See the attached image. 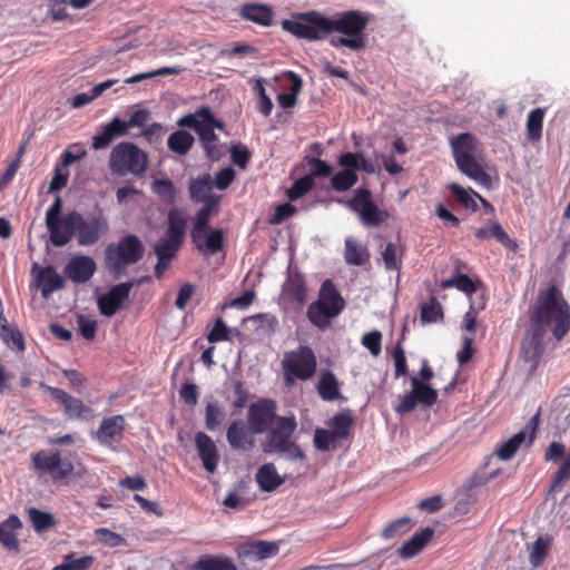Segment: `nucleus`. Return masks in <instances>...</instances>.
I'll return each instance as SVG.
<instances>
[{
	"mask_svg": "<svg viewBox=\"0 0 570 570\" xmlns=\"http://www.w3.org/2000/svg\"><path fill=\"white\" fill-rule=\"evenodd\" d=\"M570 331V305L556 285L541 289L529 311V322L521 342V357L535 367L544 353V338L550 332L560 342Z\"/></svg>",
	"mask_w": 570,
	"mask_h": 570,
	"instance_id": "obj_1",
	"label": "nucleus"
},
{
	"mask_svg": "<svg viewBox=\"0 0 570 570\" xmlns=\"http://www.w3.org/2000/svg\"><path fill=\"white\" fill-rule=\"evenodd\" d=\"M368 16L356 10H351L328 18L317 11L297 13L292 19L282 21L283 30L298 39L318 41L327 38L333 32L343 36H333L330 45L334 48L345 47L353 51H360L365 47V29Z\"/></svg>",
	"mask_w": 570,
	"mask_h": 570,
	"instance_id": "obj_2",
	"label": "nucleus"
},
{
	"mask_svg": "<svg viewBox=\"0 0 570 570\" xmlns=\"http://www.w3.org/2000/svg\"><path fill=\"white\" fill-rule=\"evenodd\" d=\"M62 223L65 229L56 244L57 247L67 245L72 237H76L79 246H92L109 232L108 217L100 207H96L86 216L77 210L68 212L62 216Z\"/></svg>",
	"mask_w": 570,
	"mask_h": 570,
	"instance_id": "obj_3",
	"label": "nucleus"
},
{
	"mask_svg": "<svg viewBox=\"0 0 570 570\" xmlns=\"http://www.w3.org/2000/svg\"><path fill=\"white\" fill-rule=\"evenodd\" d=\"M450 144L453 158L460 171L478 184L489 187L491 185V177L475 159L479 153V141L476 138L469 132H462L454 136Z\"/></svg>",
	"mask_w": 570,
	"mask_h": 570,
	"instance_id": "obj_4",
	"label": "nucleus"
},
{
	"mask_svg": "<svg viewBox=\"0 0 570 570\" xmlns=\"http://www.w3.org/2000/svg\"><path fill=\"white\" fill-rule=\"evenodd\" d=\"M145 245L135 234H126L118 242L110 243L105 249V263L108 271L116 277L121 276L128 266L142 259Z\"/></svg>",
	"mask_w": 570,
	"mask_h": 570,
	"instance_id": "obj_5",
	"label": "nucleus"
},
{
	"mask_svg": "<svg viewBox=\"0 0 570 570\" xmlns=\"http://www.w3.org/2000/svg\"><path fill=\"white\" fill-rule=\"evenodd\" d=\"M345 307V301L332 279H325L318 292V297L306 312L308 321L320 330L330 325L332 318L338 316Z\"/></svg>",
	"mask_w": 570,
	"mask_h": 570,
	"instance_id": "obj_6",
	"label": "nucleus"
},
{
	"mask_svg": "<svg viewBox=\"0 0 570 570\" xmlns=\"http://www.w3.org/2000/svg\"><path fill=\"white\" fill-rule=\"evenodd\" d=\"M109 168L119 176L128 174L140 176L148 168V157L135 144L122 141L111 149Z\"/></svg>",
	"mask_w": 570,
	"mask_h": 570,
	"instance_id": "obj_7",
	"label": "nucleus"
},
{
	"mask_svg": "<svg viewBox=\"0 0 570 570\" xmlns=\"http://www.w3.org/2000/svg\"><path fill=\"white\" fill-rule=\"evenodd\" d=\"M286 381L309 380L316 372L317 361L314 351L307 345L286 352L282 361Z\"/></svg>",
	"mask_w": 570,
	"mask_h": 570,
	"instance_id": "obj_8",
	"label": "nucleus"
},
{
	"mask_svg": "<svg viewBox=\"0 0 570 570\" xmlns=\"http://www.w3.org/2000/svg\"><path fill=\"white\" fill-rule=\"evenodd\" d=\"M32 468L39 474H49L52 481H61L73 472V463L62 458L58 450H40L31 455Z\"/></svg>",
	"mask_w": 570,
	"mask_h": 570,
	"instance_id": "obj_9",
	"label": "nucleus"
},
{
	"mask_svg": "<svg viewBox=\"0 0 570 570\" xmlns=\"http://www.w3.org/2000/svg\"><path fill=\"white\" fill-rule=\"evenodd\" d=\"M347 206L360 215L364 226L375 227L382 224L387 217L385 210L380 209L372 200L371 191L367 188H357Z\"/></svg>",
	"mask_w": 570,
	"mask_h": 570,
	"instance_id": "obj_10",
	"label": "nucleus"
},
{
	"mask_svg": "<svg viewBox=\"0 0 570 570\" xmlns=\"http://www.w3.org/2000/svg\"><path fill=\"white\" fill-rule=\"evenodd\" d=\"M39 386L43 391L48 392L53 401L62 406L67 419L90 421L95 417L94 410L89 405L85 404L80 399L70 395L61 389L50 386L45 382H41Z\"/></svg>",
	"mask_w": 570,
	"mask_h": 570,
	"instance_id": "obj_11",
	"label": "nucleus"
},
{
	"mask_svg": "<svg viewBox=\"0 0 570 570\" xmlns=\"http://www.w3.org/2000/svg\"><path fill=\"white\" fill-rule=\"evenodd\" d=\"M198 115L204 119V124L197 128L200 144L205 150L206 157L210 160H217L220 157L218 148V136L215 134V128L223 129L224 124L216 119L212 110L207 106L198 108Z\"/></svg>",
	"mask_w": 570,
	"mask_h": 570,
	"instance_id": "obj_12",
	"label": "nucleus"
},
{
	"mask_svg": "<svg viewBox=\"0 0 570 570\" xmlns=\"http://www.w3.org/2000/svg\"><path fill=\"white\" fill-rule=\"evenodd\" d=\"M276 410L277 404L271 399H261L252 403L247 412V422L252 432L256 434L267 432L279 416L276 414Z\"/></svg>",
	"mask_w": 570,
	"mask_h": 570,
	"instance_id": "obj_13",
	"label": "nucleus"
},
{
	"mask_svg": "<svg viewBox=\"0 0 570 570\" xmlns=\"http://www.w3.org/2000/svg\"><path fill=\"white\" fill-rule=\"evenodd\" d=\"M134 282H124L112 286L98 301V308L101 315L111 317L117 313L122 303L128 299Z\"/></svg>",
	"mask_w": 570,
	"mask_h": 570,
	"instance_id": "obj_14",
	"label": "nucleus"
},
{
	"mask_svg": "<svg viewBox=\"0 0 570 570\" xmlns=\"http://www.w3.org/2000/svg\"><path fill=\"white\" fill-rule=\"evenodd\" d=\"M539 426V413L534 414L529 422L525 424L524 429L509 440L503 442L497 449V455L503 460L508 461L514 456L521 444L524 442L527 435H529V444L533 442L535 439V433Z\"/></svg>",
	"mask_w": 570,
	"mask_h": 570,
	"instance_id": "obj_15",
	"label": "nucleus"
},
{
	"mask_svg": "<svg viewBox=\"0 0 570 570\" xmlns=\"http://www.w3.org/2000/svg\"><path fill=\"white\" fill-rule=\"evenodd\" d=\"M297 422L294 415L278 416V419L267 430L266 452H272L289 441L296 431Z\"/></svg>",
	"mask_w": 570,
	"mask_h": 570,
	"instance_id": "obj_16",
	"label": "nucleus"
},
{
	"mask_svg": "<svg viewBox=\"0 0 570 570\" xmlns=\"http://www.w3.org/2000/svg\"><path fill=\"white\" fill-rule=\"evenodd\" d=\"M278 551L277 542L256 540L239 546L237 557L243 563L256 562L273 558Z\"/></svg>",
	"mask_w": 570,
	"mask_h": 570,
	"instance_id": "obj_17",
	"label": "nucleus"
},
{
	"mask_svg": "<svg viewBox=\"0 0 570 570\" xmlns=\"http://www.w3.org/2000/svg\"><path fill=\"white\" fill-rule=\"evenodd\" d=\"M125 429L126 420L124 415L118 414L104 417L95 438L101 445L112 448L115 443H119L122 440Z\"/></svg>",
	"mask_w": 570,
	"mask_h": 570,
	"instance_id": "obj_18",
	"label": "nucleus"
},
{
	"mask_svg": "<svg viewBox=\"0 0 570 570\" xmlns=\"http://www.w3.org/2000/svg\"><path fill=\"white\" fill-rule=\"evenodd\" d=\"M194 246L205 256L214 255L224 247V230L222 228H203L197 235L190 230Z\"/></svg>",
	"mask_w": 570,
	"mask_h": 570,
	"instance_id": "obj_19",
	"label": "nucleus"
},
{
	"mask_svg": "<svg viewBox=\"0 0 570 570\" xmlns=\"http://www.w3.org/2000/svg\"><path fill=\"white\" fill-rule=\"evenodd\" d=\"M254 434L248 422L238 419L228 425L226 439L233 450L250 451L255 445Z\"/></svg>",
	"mask_w": 570,
	"mask_h": 570,
	"instance_id": "obj_20",
	"label": "nucleus"
},
{
	"mask_svg": "<svg viewBox=\"0 0 570 570\" xmlns=\"http://www.w3.org/2000/svg\"><path fill=\"white\" fill-rule=\"evenodd\" d=\"M97 266L94 258L86 255H79L71 258L66 267V276L76 284L88 282L96 273Z\"/></svg>",
	"mask_w": 570,
	"mask_h": 570,
	"instance_id": "obj_21",
	"label": "nucleus"
},
{
	"mask_svg": "<svg viewBox=\"0 0 570 570\" xmlns=\"http://www.w3.org/2000/svg\"><path fill=\"white\" fill-rule=\"evenodd\" d=\"M195 445L204 469L214 473L219 463V453L213 439L205 432L199 431L195 434Z\"/></svg>",
	"mask_w": 570,
	"mask_h": 570,
	"instance_id": "obj_22",
	"label": "nucleus"
},
{
	"mask_svg": "<svg viewBox=\"0 0 570 570\" xmlns=\"http://www.w3.org/2000/svg\"><path fill=\"white\" fill-rule=\"evenodd\" d=\"M283 296L289 303L302 307L307 301V286L305 277L299 272L289 273L283 284Z\"/></svg>",
	"mask_w": 570,
	"mask_h": 570,
	"instance_id": "obj_23",
	"label": "nucleus"
},
{
	"mask_svg": "<svg viewBox=\"0 0 570 570\" xmlns=\"http://www.w3.org/2000/svg\"><path fill=\"white\" fill-rule=\"evenodd\" d=\"M239 16L258 26L269 27L273 23L274 10L269 4L247 2L242 4Z\"/></svg>",
	"mask_w": 570,
	"mask_h": 570,
	"instance_id": "obj_24",
	"label": "nucleus"
},
{
	"mask_svg": "<svg viewBox=\"0 0 570 570\" xmlns=\"http://www.w3.org/2000/svg\"><path fill=\"white\" fill-rule=\"evenodd\" d=\"M434 530L430 527L415 532L402 547L399 548V556L403 559H410L417 553L432 540Z\"/></svg>",
	"mask_w": 570,
	"mask_h": 570,
	"instance_id": "obj_25",
	"label": "nucleus"
},
{
	"mask_svg": "<svg viewBox=\"0 0 570 570\" xmlns=\"http://www.w3.org/2000/svg\"><path fill=\"white\" fill-rule=\"evenodd\" d=\"M125 135H127L125 121L116 117L105 125L99 134L94 136L92 148L96 150L104 149L108 147L115 138Z\"/></svg>",
	"mask_w": 570,
	"mask_h": 570,
	"instance_id": "obj_26",
	"label": "nucleus"
},
{
	"mask_svg": "<svg viewBox=\"0 0 570 570\" xmlns=\"http://www.w3.org/2000/svg\"><path fill=\"white\" fill-rule=\"evenodd\" d=\"M474 235L480 240L494 238L509 250L514 252L518 248V243L507 234L498 222H491L488 227L478 228Z\"/></svg>",
	"mask_w": 570,
	"mask_h": 570,
	"instance_id": "obj_27",
	"label": "nucleus"
},
{
	"mask_svg": "<svg viewBox=\"0 0 570 570\" xmlns=\"http://www.w3.org/2000/svg\"><path fill=\"white\" fill-rule=\"evenodd\" d=\"M370 250L366 245L353 237H347L344 244V259L347 265L363 266L370 263Z\"/></svg>",
	"mask_w": 570,
	"mask_h": 570,
	"instance_id": "obj_28",
	"label": "nucleus"
},
{
	"mask_svg": "<svg viewBox=\"0 0 570 570\" xmlns=\"http://www.w3.org/2000/svg\"><path fill=\"white\" fill-rule=\"evenodd\" d=\"M37 283L45 298L49 297L55 291L61 289L65 285L63 278L51 265L40 268Z\"/></svg>",
	"mask_w": 570,
	"mask_h": 570,
	"instance_id": "obj_29",
	"label": "nucleus"
},
{
	"mask_svg": "<svg viewBox=\"0 0 570 570\" xmlns=\"http://www.w3.org/2000/svg\"><path fill=\"white\" fill-rule=\"evenodd\" d=\"M61 210L62 199L58 196L46 213V225L50 234V240L55 246L65 229L62 217L60 216Z\"/></svg>",
	"mask_w": 570,
	"mask_h": 570,
	"instance_id": "obj_30",
	"label": "nucleus"
},
{
	"mask_svg": "<svg viewBox=\"0 0 570 570\" xmlns=\"http://www.w3.org/2000/svg\"><path fill=\"white\" fill-rule=\"evenodd\" d=\"M21 528L22 522L14 514L0 523V543L9 551H19L17 531Z\"/></svg>",
	"mask_w": 570,
	"mask_h": 570,
	"instance_id": "obj_31",
	"label": "nucleus"
},
{
	"mask_svg": "<svg viewBox=\"0 0 570 570\" xmlns=\"http://www.w3.org/2000/svg\"><path fill=\"white\" fill-rule=\"evenodd\" d=\"M187 217L177 209L171 208L167 216L166 238L184 243L186 237Z\"/></svg>",
	"mask_w": 570,
	"mask_h": 570,
	"instance_id": "obj_32",
	"label": "nucleus"
},
{
	"mask_svg": "<svg viewBox=\"0 0 570 570\" xmlns=\"http://www.w3.org/2000/svg\"><path fill=\"white\" fill-rule=\"evenodd\" d=\"M552 543V535L547 533L539 535L530 546H528L529 562L533 568H539L543 564Z\"/></svg>",
	"mask_w": 570,
	"mask_h": 570,
	"instance_id": "obj_33",
	"label": "nucleus"
},
{
	"mask_svg": "<svg viewBox=\"0 0 570 570\" xmlns=\"http://www.w3.org/2000/svg\"><path fill=\"white\" fill-rule=\"evenodd\" d=\"M189 570H237V567L229 557L204 554Z\"/></svg>",
	"mask_w": 570,
	"mask_h": 570,
	"instance_id": "obj_34",
	"label": "nucleus"
},
{
	"mask_svg": "<svg viewBox=\"0 0 570 570\" xmlns=\"http://www.w3.org/2000/svg\"><path fill=\"white\" fill-rule=\"evenodd\" d=\"M256 482L261 490L272 492L284 483L273 463L262 465L256 473Z\"/></svg>",
	"mask_w": 570,
	"mask_h": 570,
	"instance_id": "obj_35",
	"label": "nucleus"
},
{
	"mask_svg": "<svg viewBox=\"0 0 570 570\" xmlns=\"http://www.w3.org/2000/svg\"><path fill=\"white\" fill-rule=\"evenodd\" d=\"M353 423L354 419L350 412H341L331 417L326 424L332 435L338 440L348 438Z\"/></svg>",
	"mask_w": 570,
	"mask_h": 570,
	"instance_id": "obj_36",
	"label": "nucleus"
},
{
	"mask_svg": "<svg viewBox=\"0 0 570 570\" xmlns=\"http://www.w3.org/2000/svg\"><path fill=\"white\" fill-rule=\"evenodd\" d=\"M317 392L324 401H335L341 396L338 381L332 372L327 371L321 375Z\"/></svg>",
	"mask_w": 570,
	"mask_h": 570,
	"instance_id": "obj_37",
	"label": "nucleus"
},
{
	"mask_svg": "<svg viewBox=\"0 0 570 570\" xmlns=\"http://www.w3.org/2000/svg\"><path fill=\"white\" fill-rule=\"evenodd\" d=\"M218 197H210L207 202H203L204 206L196 213L191 230L197 235L203 228H208L212 215L217 210Z\"/></svg>",
	"mask_w": 570,
	"mask_h": 570,
	"instance_id": "obj_38",
	"label": "nucleus"
},
{
	"mask_svg": "<svg viewBox=\"0 0 570 570\" xmlns=\"http://www.w3.org/2000/svg\"><path fill=\"white\" fill-rule=\"evenodd\" d=\"M195 142L191 134L185 130L174 131L167 140V146L170 151L184 156L188 154Z\"/></svg>",
	"mask_w": 570,
	"mask_h": 570,
	"instance_id": "obj_39",
	"label": "nucleus"
},
{
	"mask_svg": "<svg viewBox=\"0 0 570 570\" xmlns=\"http://www.w3.org/2000/svg\"><path fill=\"white\" fill-rule=\"evenodd\" d=\"M546 110L543 108L532 109L527 117V137L530 141H539L542 137L543 119Z\"/></svg>",
	"mask_w": 570,
	"mask_h": 570,
	"instance_id": "obj_40",
	"label": "nucleus"
},
{
	"mask_svg": "<svg viewBox=\"0 0 570 570\" xmlns=\"http://www.w3.org/2000/svg\"><path fill=\"white\" fill-rule=\"evenodd\" d=\"M288 78L291 80V91L283 92L277 96V101L279 106L284 109H291L295 107L297 102V95L301 92L303 87L301 77L295 72L289 71Z\"/></svg>",
	"mask_w": 570,
	"mask_h": 570,
	"instance_id": "obj_41",
	"label": "nucleus"
},
{
	"mask_svg": "<svg viewBox=\"0 0 570 570\" xmlns=\"http://www.w3.org/2000/svg\"><path fill=\"white\" fill-rule=\"evenodd\" d=\"M412 392L417 403L432 406L438 401V392L417 377L411 379Z\"/></svg>",
	"mask_w": 570,
	"mask_h": 570,
	"instance_id": "obj_42",
	"label": "nucleus"
},
{
	"mask_svg": "<svg viewBox=\"0 0 570 570\" xmlns=\"http://www.w3.org/2000/svg\"><path fill=\"white\" fill-rule=\"evenodd\" d=\"M95 562L92 556L78 557L77 553H68L63 556L60 564L56 566L52 570H89Z\"/></svg>",
	"mask_w": 570,
	"mask_h": 570,
	"instance_id": "obj_43",
	"label": "nucleus"
},
{
	"mask_svg": "<svg viewBox=\"0 0 570 570\" xmlns=\"http://www.w3.org/2000/svg\"><path fill=\"white\" fill-rule=\"evenodd\" d=\"M226 417L225 410L218 402H208L205 406V426L208 431H216L220 428Z\"/></svg>",
	"mask_w": 570,
	"mask_h": 570,
	"instance_id": "obj_44",
	"label": "nucleus"
},
{
	"mask_svg": "<svg viewBox=\"0 0 570 570\" xmlns=\"http://www.w3.org/2000/svg\"><path fill=\"white\" fill-rule=\"evenodd\" d=\"M403 248L400 244L390 242L382 252L386 271H400L402 266Z\"/></svg>",
	"mask_w": 570,
	"mask_h": 570,
	"instance_id": "obj_45",
	"label": "nucleus"
},
{
	"mask_svg": "<svg viewBox=\"0 0 570 570\" xmlns=\"http://www.w3.org/2000/svg\"><path fill=\"white\" fill-rule=\"evenodd\" d=\"M212 179L209 175L198 178L190 184L189 193L194 202H207L210 197H216L210 194Z\"/></svg>",
	"mask_w": 570,
	"mask_h": 570,
	"instance_id": "obj_46",
	"label": "nucleus"
},
{
	"mask_svg": "<svg viewBox=\"0 0 570 570\" xmlns=\"http://www.w3.org/2000/svg\"><path fill=\"white\" fill-rule=\"evenodd\" d=\"M28 517L35 531L38 533L45 532L56 524V520L52 514L43 512L37 508H30L28 510Z\"/></svg>",
	"mask_w": 570,
	"mask_h": 570,
	"instance_id": "obj_47",
	"label": "nucleus"
},
{
	"mask_svg": "<svg viewBox=\"0 0 570 570\" xmlns=\"http://www.w3.org/2000/svg\"><path fill=\"white\" fill-rule=\"evenodd\" d=\"M357 179L356 173L343 169L332 176L331 186L335 191L343 193L352 188L357 183Z\"/></svg>",
	"mask_w": 570,
	"mask_h": 570,
	"instance_id": "obj_48",
	"label": "nucleus"
},
{
	"mask_svg": "<svg viewBox=\"0 0 570 570\" xmlns=\"http://www.w3.org/2000/svg\"><path fill=\"white\" fill-rule=\"evenodd\" d=\"M412 528V520L403 517L390 522L382 531V538L386 540L400 538L407 533Z\"/></svg>",
	"mask_w": 570,
	"mask_h": 570,
	"instance_id": "obj_49",
	"label": "nucleus"
},
{
	"mask_svg": "<svg viewBox=\"0 0 570 570\" xmlns=\"http://www.w3.org/2000/svg\"><path fill=\"white\" fill-rule=\"evenodd\" d=\"M183 243L169 238H161L154 245L157 258L173 261L179 252Z\"/></svg>",
	"mask_w": 570,
	"mask_h": 570,
	"instance_id": "obj_50",
	"label": "nucleus"
},
{
	"mask_svg": "<svg viewBox=\"0 0 570 570\" xmlns=\"http://www.w3.org/2000/svg\"><path fill=\"white\" fill-rule=\"evenodd\" d=\"M0 338L6 344H12L19 351L24 350V338L22 333L18 330L17 326H12L10 324L3 323L0 326Z\"/></svg>",
	"mask_w": 570,
	"mask_h": 570,
	"instance_id": "obj_51",
	"label": "nucleus"
},
{
	"mask_svg": "<svg viewBox=\"0 0 570 570\" xmlns=\"http://www.w3.org/2000/svg\"><path fill=\"white\" fill-rule=\"evenodd\" d=\"M185 69L181 66L161 67V68L153 70V71L141 72V73L134 75V76L127 78L125 80V82L128 83V85H134V83H137L139 81L146 80V79H151V78H155V77H158V76L179 75Z\"/></svg>",
	"mask_w": 570,
	"mask_h": 570,
	"instance_id": "obj_52",
	"label": "nucleus"
},
{
	"mask_svg": "<svg viewBox=\"0 0 570 570\" xmlns=\"http://www.w3.org/2000/svg\"><path fill=\"white\" fill-rule=\"evenodd\" d=\"M448 188L451 191V194L455 197L456 202L460 203L462 206H464L468 209H471L472 212L478 210L479 206L476 200L474 199L475 196L471 191V188L466 190L455 183L450 184Z\"/></svg>",
	"mask_w": 570,
	"mask_h": 570,
	"instance_id": "obj_53",
	"label": "nucleus"
},
{
	"mask_svg": "<svg viewBox=\"0 0 570 570\" xmlns=\"http://www.w3.org/2000/svg\"><path fill=\"white\" fill-rule=\"evenodd\" d=\"M570 480V454L563 460L557 472L553 474L550 492L558 493L566 482Z\"/></svg>",
	"mask_w": 570,
	"mask_h": 570,
	"instance_id": "obj_54",
	"label": "nucleus"
},
{
	"mask_svg": "<svg viewBox=\"0 0 570 570\" xmlns=\"http://www.w3.org/2000/svg\"><path fill=\"white\" fill-rule=\"evenodd\" d=\"M442 317V307L435 297H431L429 302L421 305V321L423 323L438 322Z\"/></svg>",
	"mask_w": 570,
	"mask_h": 570,
	"instance_id": "obj_55",
	"label": "nucleus"
},
{
	"mask_svg": "<svg viewBox=\"0 0 570 570\" xmlns=\"http://www.w3.org/2000/svg\"><path fill=\"white\" fill-rule=\"evenodd\" d=\"M337 164L344 169L355 170L364 169L368 170L367 168V160L361 155L356 153H345L338 156Z\"/></svg>",
	"mask_w": 570,
	"mask_h": 570,
	"instance_id": "obj_56",
	"label": "nucleus"
},
{
	"mask_svg": "<svg viewBox=\"0 0 570 570\" xmlns=\"http://www.w3.org/2000/svg\"><path fill=\"white\" fill-rule=\"evenodd\" d=\"M254 90L257 92V109H258V111L263 116L268 117L273 110V102L266 94V90H265L262 79L256 80Z\"/></svg>",
	"mask_w": 570,
	"mask_h": 570,
	"instance_id": "obj_57",
	"label": "nucleus"
},
{
	"mask_svg": "<svg viewBox=\"0 0 570 570\" xmlns=\"http://www.w3.org/2000/svg\"><path fill=\"white\" fill-rule=\"evenodd\" d=\"M153 191L164 202L171 204L175 200L174 184L169 179H156L151 185Z\"/></svg>",
	"mask_w": 570,
	"mask_h": 570,
	"instance_id": "obj_58",
	"label": "nucleus"
},
{
	"mask_svg": "<svg viewBox=\"0 0 570 570\" xmlns=\"http://www.w3.org/2000/svg\"><path fill=\"white\" fill-rule=\"evenodd\" d=\"M455 286L461 292L466 295H471L476 292L475 283L465 274H459L458 276L452 277L451 279H446L443 282V287Z\"/></svg>",
	"mask_w": 570,
	"mask_h": 570,
	"instance_id": "obj_59",
	"label": "nucleus"
},
{
	"mask_svg": "<svg viewBox=\"0 0 570 570\" xmlns=\"http://www.w3.org/2000/svg\"><path fill=\"white\" fill-rule=\"evenodd\" d=\"M336 438L328 430L316 429L314 433V445L317 450L327 452L335 449Z\"/></svg>",
	"mask_w": 570,
	"mask_h": 570,
	"instance_id": "obj_60",
	"label": "nucleus"
},
{
	"mask_svg": "<svg viewBox=\"0 0 570 570\" xmlns=\"http://www.w3.org/2000/svg\"><path fill=\"white\" fill-rule=\"evenodd\" d=\"M314 186L312 176H304L297 179L288 189V198L294 202L307 194Z\"/></svg>",
	"mask_w": 570,
	"mask_h": 570,
	"instance_id": "obj_61",
	"label": "nucleus"
},
{
	"mask_svg": "<svg viewBox=\"0 0 570 570\" xmlns=\"http://www.w3.org/2000/svg\"><path fill=\"white\" fill-rule=\"evenodd\" d=\"M95 534L100 542L110 548H116L126 544V539L122 535L107 528H99L95 530Z\"/></svg>",
	"mask_w": 570,
	"mask_h": 570,
	"instance_id": "obj_62",
	"label": "nucleus"
},
{
	"mask_svg": "<svg viewBox=\"0 0 570 570\" xmlns=\"http://www.w3.org/2000/svg\"><path fill=\"white\" fill-rule=\"evenodd\" d=\"M361 343L373 356H379L382 351V333L377 330L365 333L361 338Z\"/></svg>",
	"mask_w": 570,
	"mask_h": 570,
	"instance_id": "obj_63",
	"label": "nucleus"
},
{
	"mask_svg": "<svg viewBox=\"0 0 570 570\" xmlns=\"http://www.w3.org/2000/svg\"><path fill=\"white\" fill-rule=\"evenodd\" d=\"M273 452L278 453V454H284V455H286V458L288 460H292V461H305L306 460V455H305L304 451L301 449V446L296 442H294L292 440L287 441L282 446H278Z\"/></svg>",
	"mask_w": 570,
	"mask_h": 570,
	"instance_id": "obj_64",
	"label": "nucleus"
}]
</instances>
